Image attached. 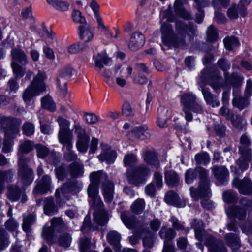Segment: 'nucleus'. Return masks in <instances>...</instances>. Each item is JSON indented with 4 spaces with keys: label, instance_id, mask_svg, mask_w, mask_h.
I'll return each instance as SVG.
<instances>
[{
    "label": "nucleus",
    "instance_id": "0e129e2a",
    "mask_svg": "<svg viewBox=\"0 0 252 252\" xmlns=\"http://www.w3.org/2000/svg\"><path fill=\"white\" fill-rule=\"evenodd\" d=\"M35 148L36 150L37 156L40 158H44L49 154V149L44 145H36Z\"/></svg>",
    "mask_w": 252,
    "mask_h": 252
},
{
    "label": "nucleus",
    "instance_id": "ddd939ff",
    "mask_svg": "<svg viewBox=\"0 0 252 252\" xmlns=\"http://www.w3.org/2000/svg\"><path fill=\"white\" fill-rule=\"evenodd\" d=\"M6 195L11 202H16L20 200L24 203L27 200V197L24 189L16 184H10L6 187Z\"/></svg>",
    "mask_w": 252,
    "mask_h": 252
},
{
    "label": "nucleus",
    "instance_id": "ea45409f",
    "mask_svg": "<svg viewBox=\"0 0 252 252\" xmlns=\"http://www.w3.org/2000/svg\"><path fill=\"white\" fill-rule=\"evenodd\" d=\"M72 237L67 232H61L58 235L57 243L60 246L64 248L68 247L71 243Z\"/></svg>",
    "mask_w": 252,
    "mask_h": 252
},
{
    "label": "nucleus",
    "instance_id": "a19ab883",
    "mask_svg": "<svg viewBox=\"0 0 252 252\" xmlns=\"http://www.w3.org/2000/svg\"><path fill=\"white\" fill-rule=\"evenodd\" d=\"M74 185V182L71 181H68L63 184L61 188L56 189L55 192L56 197L58 198H60L61 197V195H63L65 194L68 193L72 189Z\"/></svg>",
    "mask_w": 252,
    "mask_h": 252
},
{
    "label": "nucleus",
    "instance_id": "7c9ffc66",
    "mask_svg": "<svg viewBox=\"0 0 252 252\" xmlns=\"http://www.w3.org/2000/svg\"><path fill=\"white\" fill-rule=\"evenodd\" d=\"M251 142L250 138L246 134H243L240 138L239 153L240 154L252 155V150L250 148Z\"/></svg>",
    "mask_w": 252,
    "mask_h": 252
},
{
    "label": "nucleus",
    "instance_id": "f257e3e1",
    "mask_svg": "<svg viewBox=\"0 0 252 252\" xmlns=\"http://www.w3.org/2000/svg\"><path fill=\"white\" fill-rule=\"evenodd\" d=\"M175 32L171 24L163 22L160 27L161 39L167 46L183 48L197 35V26L193 23L182 20L175 22Z\"/></svg>",
    "mask_w": 252,
    "mask_h": 252
},
{
    "label": "nucleus",
    "instance_id": "864d4df0",
    "mask_svg": "<svg viewBox=\"0 0 252 252\" xmlns=\"http://www.w3.org/2000/svg\"><path fill=\"white\" fill-rule=\"evenodd\" d=\"M229 120H230L234 127L238 129H242L246 125L245 122L243 120L240 115H235L234 114L231 116Z\"/></svg>",
    "mask_w": 252,
    "mask_h": 252
},
{
    "label": "nucleus",
    "instance_id": "69168bd1",
    "mask_svg": "<svg viewBox=\"0 0 252 252\" xmlns=\"http://www.w3.org/2000/svg\"><path fill=\"white\" fill-rule=\"evenodd\" d=\"M9 243L7 234L3 229H0V250L4 249Z\"/></svg>",
    "mask_w": 252,
    "mask_h": 252
},
{
    "label": "nucleus",
    "instance_id": "aec40b11",
    "mask_svg": "<svg viewBox=\"0 0 252 252\" xmlns=\"http://www.w3.org/2000/svg\"><path fill=\"white\" fill-rule=\"evenodd\" d=\"M147 129L148 127L146 126L135 127L128 133V138L132 141L147 138L150 135L147 131Z\"/></svg>",
    "mask_w": 252,
    "mask_h": 252
},
{
    "label": "nucleus",
    "instance_id": "c03bdc74",
    "mask_svg": "<svg viewBox=\"0 0 252 252\" xmlns=\"http://www.w3.org/2000/svg\"><path fill=\"white\" fill-rule=\"evenodd\" d=\"M241 157L236 161V164L242 171L246 170L249 166V163L252 159V155L240 154Z\"/></svg>",
    "mask_w": 252,
    "mask_h": 252
},
{
    "label": "nucleus",
    "instance_id": "bb28decb",
    "mask_svg": "<svg viewBox=\"0 0 252 252\" xmlns=\"http://www.w3.org/2000/svg\"><path fill=\"white\" fill-rule=\"evenodd\" d=\"M226 244L232 249V252L236 251L241 247V242L238 235L233 233L227 234L225 236Z\"/></svg>",
    "mask_w": 252,
    "mask_h": 252
},
{
    "label": "nucleus",
    "instance_id": "2f4dec72",
    "mask_svg": "<svg viewBox=\"0 0 252 252\" xmlns=\"http://www.w3.org/2000/svg\"><path fill=\"white\" fill-rule=\"evenodd\" d=\"M121 218L124 224L129 229H133L137 223L136 217L127 212L121 213Z\"/></svg>",
    "mask_w": 252,
    "mask_h": 252
},
{
    "label": "nucleus",
    "instance_id": "e433bc0d",
    "mask_svg": "<svg viewBox=\"0 0 252 252\" xmlns=\"http://www.w3.org/2000/svg\"><path fill=\"white\" fill-rule=\"evenodd\" d=\"M165 181L167 185L172 187L179 184V177L174 171H167L165 172Z\"/></svg>",
    "mask_w": 252,
    "mask_h": 252
},
{
    "label": "nucleus",
    "instance_id": "c9c22d12",
    "mask_svg": "<svg viewBox=\"0 0 252 252\" xmlns=\"http://www.w3.org/2000/svg\"><path fill=\"white\" fill-rule=\"evenodd\" d=\"M116 152L112 149L104 150L101 154L98 156L99 160L102 161H105L108 164L113 163L116 158Z\"/></svg>",
    "mask_w": 252,
    "mask_h": 252
},
{
    "label": "nucleus",
    "instance_id": "49530a36",
    "mask_svg": "<svg viewBox=\"0 0 252 252\" xmlns=\"http://www.w3.org/2000/svg\"><path fill=\"white\" fill-rule=\"evenodd\" d=\"M145 207V202L143 199L138 198L133 202L130 206L131 211L137 214H141Z\"/></svg>",
    "mask_w": 252,
    "mask_h": 252
},
{
    "label": "nucleus",
    "instance_id": "6ab92c4d",
    "mask_svg": "<svg viewBox=\"0 0 252 252\" xmlns=\"http://www.w3.org/2000/svg\"><path fill=\"white\" fill-rule=\"evenodd\" d=\"M145 43V37L139 32H134L130 36L128 48L130 50L135 51L142 47Z\"/></svg>",
    "mask_w": 252,
    "mask_h": 252
},
{
    "label": "nucleus",
    "instance_id": "9b49d317",
    "mask_svg": "<svg viewBox=\"0 0 252 252\" xmlns=\"http://www.w3.org/2000/svg\"><path fill=\"white\" fill-rule=\"evenodd\" d=\"M51 227L43 228L42 236L48 243H53L54 233L56 232H62L67 229V227L61 218H53L51 220Z\"/></svg>",
    "mask_w": 252,
    "mask_h": 252
},
{
    "label": "nucleus",
    "instance_id": "3c124183",
    "mask_svg": "<svg viewBox=\"0 0 252 252\" xmlns=\"http://www.w3.org/2000/svg\"><path fill=\"white\" fill-rule=\"evenodd\" d=\"M108 242L112 245L118 247L121 240L120 235L115 231H110L107 236Z\"/></svg>",
    "mask_w": 252,
    "mask_h": 252
},
{
    "label": "nucleus",
    "instance_id": "79ce46f5",
    "mask_svg": "<svg viewBox=\"0 0 252 252\" xmlns=\"http://www.w3.org/2000/svg\"><path fill=\"white\" fill-rule=\"evenodd\" d=\"M55 172L57 178L60 181L63 180L66 178L69 173L68 166L65 164L62 163L55 169Z\"/></svg>",
    "mask_w": 252,
    "mask_h": 252
},
{
    "label": "nucleus",
    "instance_id": "a18cd8bd",
    "mask_svg": "<svg viewBox=\"0 0 252 252\" xmlns=\"http://www.w3.org/2000/svg\"><path fill=\"white\" fill-rule=\"evenodd\" d=\"M47 1L57 10L64 12L69 9V4L66 1L58 0H47Z\"/></svg>",
    "mask_w": 252,
    "mask_h": 252
},
{
    "label": "nucleus",
    "instance_id": "e2e57ef3",
    "mask_svg": "<svg viewBox=\"0 0 252 252\" xmlns=\"http://www.w3.org/2000/svg\"><path fill=\"white\" fill-rule=\"evenodd\" d=\"M84 118L85 122L90 125L96 124L99 121V117L94 113H84Z\"/></svg>",
    "mask_w": 252,
    "mask_h": 252
},
{
    "label": "nucleus",
    "instance_id": "f704fd0d",
    "mask_svg": "<svg viewBox=\"0 0 252 252\" xmlns=\"http://www.w3.org/2000/svg\"><path fill=\"white\" fill-rule=\"evenodd\" d=\"M168 111L164 107H159L158 110L157 124L160 128L166 127L168 126L167 117Z\"/></svg>",
    "mask_w": 252,
    "mask_h": 252
},
{
    "label": "nucleus",
    "instance_id": "b1692460",
    "mask_svg": "<svg viewBox=\"0 0 252 252\" xmlns=\"http://www.w3.org/2000/svg\"><path fill=\"white\" fill-rule=\"evenodd\" d=\"M144 160L147 163L156 169H158L160 166L157 154L154 149H149L145 151Z\"/></svg>",
    "mask_w": 252,
    "mask_h": 252
},
{
    "label": "nucleus",
    "instance_id": "20e7f679",
    "mask_svg": "<svg viewBox=\"0 0 252 252\" xmlns=\"http://www.w3.org/2000/svg\"><path fill=\"white\" fill-rule=\"evenodd\" d=\"M182 109L185 113V118L187 122L193 119L191 111L194 113L201 114L204 112L203 106L196 95L191 92L185 93L180 96Z\"/></svg>",
    "mask_w": 252,
    "mask_h": 252
},
{
    "label": "nucleus",
    "instance_id": "774afa93",
    "mask_svg": "<svg viewBox=\"0 0 252 252\" xmlns=\"http://www.w3.org/2000/svg\"><path fill=\"white\" fill-rule=\"evenodd\" d=\"M87 193L89 197L92 199L98 195V187L90 183L87 189Z\"/></svg>",
    "mask_w": 252,
    "mask_h": 252
},
{
    "label": "nucleus",
    "instance_id": "9d476101",
    "mask_svg": "<svg viewBox=\"0 0 252 252\" xmlns=\"http://www.w3.org/2000/svg\"><path fill=\"white\" fill-rule=\"evenodd\" d=\"M207 73L208 70L207 69H203L201 71L202 76L199 79L198 85L201 89L206 104L212 107H218L220 105L218 97L212 94L209 88L205 87Z\"/></svg>",
    "mask_w": 252,
    "mask_h": 252
},
{
    "label": "nucleus",
    "instance_id": "5fc2aeb1",
    "mask_svg": "<svg viewBox=\"0 0 252 252\" xmlns=\"http://www.w3.org/2000/svg\"><path fill=\"white\" fill-rule=\"evenodd\" d=\"M11 64L16 78H21L24 75L25 73V68L24 67L14 62H12Z\"/></svg>",
    "mask_w": 252,
    "mask_h": 252
},
{
    "label": "nucleus",
    "instance_id": "39448f33",
    "mask_svg": "<svg viewBox=\"0 0 252 252\" xmlns=\"http://www.w3.org/2000/svg\"><path fill=\"white\" fill-rule=\"evenodd\" d=\"M91 183L98 187L102 184V192L105 202H110L113 198L114 184L108 179L102 171L93 172L90 175Z\"/></svg>",
    "mask_w": 252,
    "mask_h": 252
},
{
    "label": "nucleus",
    "instance_id": "7ed1b4c3",
    "mask_svg": "<svg viewBox=\"0 0 252 252\" xmlns=\"http://www.w3.org/2000/svg\"><path fill=\"white\" fill-rule=\"evenodd\" d=\"M191 226L194 229L196 238L200 241L205 240V244L211 252H227L222 240H217L211 235H207L201 220L194 219Z\"/></svg>",
    "mask_w": 252,
    "mask_h": 252
},
{
    "label": "nucleus",
    "instance_id": "1a4fd4ad",
    "mask_svg": "<svg viewBox=\"0 0 252 252\" xmlns=\"http://www.w3.org/2000/svg\"><path fill=\"white\" fill-rule=\"evenodd\" d=\"M29 161L30 159L27 158H19L18 159L17 175L25 185H30L34 179L33 171L28 165Z\"/></svg>",
    "mask_w": 252,
    "mask_h": 252
},
{
    "label": "nucleus",
    "instance_id": "a878e982",
    "mask_svg": "<svg viewBox=\"0 0 252 252\" xmlns=\"http://www.w3.org/2000/svg\"><path fill=\"white\" fill-rule=\"evenodd\" d=\"M69 174L72 177L79 178L84 174V166L80 160L73 162L68 166Z\"/></svg>",
    "mask_w": 252,
    "mask_h": 252
},
{
    "label": "nucleus",
    "instance_id": "0eeeda50",
    "mask_svg": "<svg viewBox=\"0 0 252 252\" xmlns=\"http://www.w3.org/2000/svg\"><path fill=\"white\" fill-rule=\"evenodd\" d=\"M20 119L0 114V125L7 137L15 138L19 132Z\"/></svg>",
    "mask_w": 252,
    "mask_h": 252
},
{
    "label": "nucleus",
    "instance_id": "4468645a",
    "mask_svg": "<svg viewBox=\"0 0 252 252\" xmlns=\"http://www.w3.org/2000/svg\"><path fill=\"white\" fill-rule=\"evenodd\" d=\"M219 68L224 71L225 80L227 82L230 83L234 86H240L241 85L243 78L237 74H232L231 77L229 78L226 71L230 68V64L224 58L219 60L217 63Z\"/></svg>",
    "mask_w": 252,
    "mask_h": 252
},
{
    "label": "nucleus",
    "instance_id": "412c9836",
    "mask_svg": "<svg viewBox=\"0 0 252 252\" xmlns=\"http://www.w3.org/2000/svg\"><path fill=\"white\" fill-rule=\"evenodd\" d=\"M59 141L63 145V149L65 148L66 150L72 149V140L73 135L71 131H59L58 133Z\"/></svg>",
    "mask_w": 252,
    "mask_h": 252
},
{
    "label": "nucleus",
    "instance_id": "de8ad7c7",
    "mask_svg": "<svg viewBox=\"0 0 252 252\" xmlns=\"http://www.w3.org/2000/svg\"><path fill=\"white\" fill-rule=\"evenodd\" d=\"M15 171L10 169L6 170H0V182L3 184L5 182L8 183L12 181Z\"/></svg>",
    "mask_w": 252,
    "mask_h": 252
},
{
    "label": "nucleus",
    "instance_id": "2eb2a0df",
    "mask_svg": "<svg viewBox=\"0 0 252 252\" xmlns=\"http://www.w3.org/2000/svg\"><path fill=\"white\" fill-rule=\"evenodd\" d=\"M252 93V81L249 79L247 81L244 96H235L232 100L233 105L239 109L242 110L250 104L248 98L250 97Z\"/></svg>",
    "mask_w": 252,
    "mask_h": 252
},
{
    "label": "nucleus",
    "instance_id": "473e14b6",
    "mask_svg": "<svg viewBox=\"0 0 252 252\" xmlns=\"http://www.w3.org/2000/svg\"><path fill=\"white\" fill-rule=\"evenodd\" d=\"M79 35L81 39L85 42H89L94 37L93 31L91 30L87 23L81 25L78 27Z\"/></svg>",
    "mask_w": 252,
    "mask_h": 252
},
{
    "label": "nucleus",
    "instance_id": "423d86ee",
    "mask_svg": "<svg viewBox=\"0 0 252 252\" xmlns=\"http://www.w3.org/2000/svg\"><path fill=\"white\" fill-rule=\"evenodd\" d=\"M46 76L44 72L39 71L32 83L25 89L23 93V99L25 102H30L31 99L44 92L46 86L44 80Z\"/></svg>",
    "mask_w": 252,
    "mask_h": 252
},
{
    "label": "nucleus",
    "instance_id": "f8f14e48",
    "mask_svg": "<svg viewBox=\"0 0 252 252\" xmlns=\"http://www.w3.org/2000/svg\"><path fill=\"white\" fill-rule=\"evenodd\" d=\"M90 203L95 211L94 213V221L100 225H104L107 223L108 216L107 212L103 209L104 204L99 196L91 199Z\"/></svg>",
    "mask_w": 252,
    "mask_h": 252
},
{
    "label": "nucleus",
    "instance_id": "f3484780",
    "mask_svg": "<svg viewBox=\"0 0 252 252\" xmlns=\"http://www.w3.org/2000/svg\"><path fill=\"white\" fill-rule=\"evenodd\" d=\"M52 188L51 177L48 175H44L38 180L33 192L34 194H44L51 191Z\"/></svg>",
    "mask_w": 252,
    "mask_h": 252
},
{
    "label": "nucleus",
    "instance_id": "13d9d810",
    "mask_svg": "<svg viewBox=\"0 0 252 252\" xmlns=\"http://www.w3.org/2000/svg\"><path fill=\"white\" fill-rule=\"evenodd\" d=\"M221 80L220 76L216 75L209 79L208 84L215 91H217L222 86Z\"/></svg>",
    "mask_w": 252,
    "mask_h": 252
},
{
    "label": "nucleus",
    "instance_id": "f03ea898",
    "mask_svg": "<svg viewBox=\"0 0 252 252\" xmlns=\"http://www.w3.org/2000/svg\"><path fill=\"white\" fill-rule=\"evenodd\" d=\"M208 171L201 166H197L194 169L190 168L186 171L185 181L187 184L192 183L198 175L200 180L198 189L191 187L189 189L191 196L194 200H198L200 198L209 197L211 196L210 180L208 179Z\"/></svg>",
    "mask_w": 252,
    "mask_h": 252
},
{
    "label": "nucleus",
    "instance_id": "4d7b16f0",
    "mask_svg": "<svg viewBox=\"0 0 252 252\" xmlns=\"http://www.w3.org/2000/svg\"><path fill=\"white\" fill-rule=\"evenodd\" d=\"M238 199L237 193L231 191H226L223 193V200L228 203H236Z\"/></svg>",
    "mask_w": 252,
    "mask_h": 252
},
{
    "label": "nucleus",
    "instance_id": "6e6552de",
    "mask_svg": "<svg viewBox=\"0 0 252 252\" xmlns=\"http://www.w3.org/2000/svg\"><path fill=\"white\" fill-rule=\"evenodd\" d=\"M150 173L151 171L147 166L140 165L136 167L132 171L127 172V181L134 186H140L146 182L147 178Z\"/></svg>",
    "mask_w": 252,
    "mask_h": 252
},
{
    "label": "nucleus",
    "instance_id": "c85d7f7f",
    "mask_svg": "<svg viewBox=\"0 0 252 252\" xmlns=\"http://www.w3.org/2000/svg\"><path fill=\"white\" fill-rule=\"evenodd\" d=\"M43 209L45 214L52 216L58 212V208L55 205L53 197H48L43 199Z\"/></svg>",
    "mask_w": 252,
    "mask_h": 252
},
{
    "label": "nucleus",
    "instance_id": "58836bf2",
    "mask_svg": "<svg viewBox=\"0 0 252 252\" xmlns=\"http://www.w3.org/2000/svg\"><path fill=\"white\" fill-rule=\"evenodd\" d=\"M11 56L13 59L19 62L23 65H26L28 62L27 55L21 49H13L11 50Z\"/></svg>",
    "mask_w": 252,
    "mask_h": 252
},
{
    "label": "nucleus",
    "instance_id": "bf43d9fd",
    "mask_svg": "<svg viewBox=\"0 0 252 252\" xmlns=\"http://www.w3.org/2000/svg\"><path fill=\"white\" fill-rule=\"evenodd\" d=\"M35 127L34 125L31 122H27L22 126V131L24 135L27 136H31L34 133Z\"/></svg>",
    "mask_w": 252,
    "mask_h": 252
},
{
    "label": "nucleus",
    "instance_id": "5701e85b",
    "mask_svg": "<svg viewBox=\"0 0 252 252\" xmlns=\"http://www.w3.org/2000/svg\"><path fill=\"white\" fill-rule=\"evenodd\" d=\"M212 171L217 180L221 183L227 182L229 178V171L224 166H215L212 168Z\"/></svg>",
    "mask_w": 252,
    "mask_h": 252
},
{
    "label": "nucleus",
    "instance_id": "680f3d73",
    "mask_svg": "<svg viewBox=\"0 0 252 252\" xmlns=\"http://www.w3.org/2000/svg\"><path fill=\"white\" fill-rule=\"evenodd\" d=\"M218 37V33L216 29L212 25L210 26L207 30V40L210 42L216 41Z\"/></svg>",
    "mask_w": 252,
    "mask_h": 252
},
{
    "label": "nucleus",
    "instance_id": "37998d69",
    "mask_svg": "<svg viewBox=\"0 0 252 252\" xmlns=\"http://www.w3.org/2000/svg\"><path fill=\"white\" fill-rule=\"evenodd\" d=\"M161 238L164 239V242L172 243L171 241L175 237V233L171 228L163 227L159 232Z\"/></svg>",
    "mask_w": 252,
    "mask_h": 252
},
{
    "label": "nucleus",
    "instance_id": "a211bd4d",
    "mask_svg": "<svg viewBox=\"0 0 252 252\" xmlns=\"http://www.w3.org/2000/svg\"><path fill=\"white\" fill-rule=\"evenodd\" d=\"M232 185L240 193L245 195H252V182L249 178L245 177L240 180L236 177L233 180Z\"/></svg>",
    "mask_w": 252,
    "mask_h": 252
},
{
    "label": "nucleus",
    "instance_id": "603ef678",
    "mask_svg": "<svg viewBox=\"0 0 252 252\" xmlns=\"http://www.w3.org/2000/svg\"><path fill=\"white\" fill-rule=\"evenodd\" d=\"M223 41L225 48L228 50H232L234 47H238L240 44L238 39L235 36L225 38Z\"/></svg>",
    "mask_w": 252,
    "mask_h": 252
},
{
    "label": "nucleus",
    "instance_id": "8fccbe9b",
    "mask_svg": "<svg viewBox=\"0 0 252 252\" xmlns=\"http://www.w3.org/2000/svg\"><path fill=\"white\" fill-rule=\"evenodd\" d=\"M35 217L32 215H28L23 219L22 228L23 230L26 233L31 232V225L35 221Z\"/></svg>",
    "mask_w": 252,
    "mask_h": 252
},
{
    "label": "nucleus",
    "instance_id": "c756f323",
    "mask_svg": "<svg viewBox=\"0 0 252 252\" xmlns=\"http://www.w3.org/2000/svg\"><path fill=\"white\" fill-rule=\"evenodd\" d=\"M35 146L32 141L29 140L20 141L18 153V158H24L23 155L32 152Z\"/></svg>",
    "mask_w": 252,
    "mask_h": 252
},
{
    "label": "nucleus",
    "instance_id": "338daca9",
    "mask_svg": "<svg viewBox=\"0 0 252 252\" xmlns=\"http://www.w3.org/2000/svg\"><path fill=\"white\" fill-rule=\"evenodd\" d=\"M11 137H7L5 135V138L3 143V147L2 151L4 153H7L12 151V146L13 145V141Z\"/></svg>",
    "mask_w": 252,
    "mask_h": 252
},
{
    "label": "nucleus",
    "instance_id": "4be33fe9",
    "mask_svg": "<svg viewBox=\"0 0 252 252\" xmlns=\"http://www.w3.org/2000/svg\"><path fill=\"white\" fill-rule=\"evenodd\" d=\"M247 208L241 206H233L229 209H226L225 211L227 216L229 217L237 218L239 220H244L247 217Z\"/></svg>",
    "mask_w": 252,
    "mask_h": 252
},
{
    "label": "nucleus",
    "instance_id": "052dcab7",
    "mask_svg": "<svg viewBox=\"0 0 252 252\" xmlns=\"http://www.w3.org/2000/svg\"><path fill=\"white\" fill-rule=\"evenodd\" d=\"M252 0H241L238 4V8L240 13V15L245 17L248 15L247 6L249 5Z\"/></svg>",
    "mask_w": 252,
    "mask_h": 252
},
{
    "label": "nucleus",
    "instance_id": "6e6d98bb",
    "mask_svg": "<svg viewBox=\"0 0 252 252\" xmlns=\"http://www.w3.org/2000/svg\"><path fill=\"white\" fill-rule=\"evenodd\" d=\"M197 164L205 165L210 161L209 155L207 153H200L195 155L194 158Z\"/></svg>",
    "mask_w": 252,
    "mask_h": 252
},
{
    "label": "nucleus",
    "instance_id": "72a5a7b5",
    "mask_svg": "<svg viewBox=\"0 0 252 252\" xmlns=\"http://www.w3.org/2000/svg\"><path fill=\"white\" fill-rule=\"evenodd\" d=\"M93 59L95 66L99 70L102 69L104 65H107L110 61V59L107 57L105 52L97 53L96 55L94 56Z\"/></svg>",
    "mask_w": 252,
    "mask_h": 252
},
{
    "label": "nucleus",
    "instance_id": "cd10ccee",
    "mask_svg": "<svg viewBox=\"0 0 252 252\" xmlns=\"http://www.w3.org/2000/svg\"><path fill=\"white\" fill-rule=\"evenodd\" d=\"M164 200L167 204L177 207H184L186 205L185 202L180 200L178 194L173 191H169L166 193Z\"/></svg>",
    "mask_w": 252,
    "mask_h": 252
},
{
    "label": "nucleus",
    "instance_id": "393cba45",
    "mask_svg": "<svg viewBox=\"0 0 252 252\" xmlns=\"http://www.w3.org/2000/svg\"><path fill=\"white\" fill-rule=\"evenodd\" d=\"M89 6L94 12L95 18L96 19L98 29L101 32L106 31L107 29L104 25L102 19L99 14V5L98 3L95 0H92L89 4Z\"/></svg>",
    "mask_w": 252,
    "mask_h": 252
},
{
    "label": "nucleus",
    "instance_id": "dca6fc26",
    "mask_svg": "<svg viewBox=\"0 0 252 252\" xmlns=\"http://www.w3.org/2000/svg\"><path fill=\"white\" fill-rule=\"evenodd\" d=\"M72 75V69L69 66H66L63 69L57 77V83L59 87L60 93L63 97H65L67 93L66 88L67 81Z\"/></svg>",
    "mask_w": 252,
    "mask_h": 252
},
{
    "label": "nucleus",
    "instance_id": "4c0bfd02",
    "mask_svg": "<svg viewBox=\"0 0 252 252\" xmlns=\"http://www.w3.org/2000/svg\"><path fill=\"white\" fill-rule=\"evenodd\" d=\"M90 137L87 134L77 137L76 147L79 152L85 153L89 147Z\"/></svg>",
    "mask_w": 252,
    "mask_h": 252
},
{
    "label": "nucleus",
    "instance_id": "09e8293b",
    "mask_svg": "<svg viewBox=\"0 0 252 252\" xmlns=\"http://www.w3.org/2000/svg\"><path fill=\"white\" fill-rule=\"evenodd\" d=\"M41 104L43 107L50 111H54L56 110V104L52 98L48 95L41 99Z\"/></svg>",
    "mask_w": 252,
    "mask_h": 252
}]
</instances>
